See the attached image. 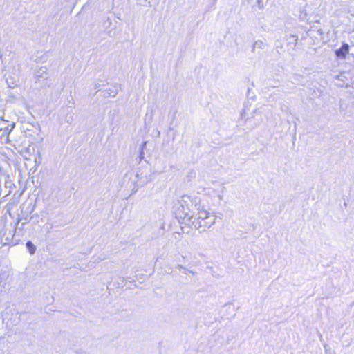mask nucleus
Segmentation results:
<instances>
[{"mask_svg":"<svg viewBox=\"0 0 354 354\" xmlns=\"http://www.w3.org/2000/svg\"><path fill=\"white\" fill-rule=\"evenodd\" d=\"M197 216L198 219L201 220V221H199V227H210L216 222L215 216H210L209 213L203 207L198 209Z\"/></svg>","mask_w":354,"mask_h":354,"instance_id":"obj_1","label":"nucleus"},{"mask_svg":"<svg viewBox=\"0 0 354 354\" xmlns=\"http://www.w3.org/2000/svg\"><path fill=\"white\" fill-rule=\"evenodd\" d=\"M48 77V69L46 67H41L35 72V77L37 81L46 80Z\"/></svg>","mask_w":354,"mask_h":354,"instance_id":"obj_2","label":"nucleus"},{"mask_svg":"<svg viewBox=\"0 0 354 354\" xmlns=\"http://www.w3.org/2000/svg\"><path fill=\"white\" fill-rule=\"evenodd\" d=\"M349 52V46L347 44H343L342 47L335 50V55L339 58L344 59Z\"/></svg>","mask_w":354,"mask_h":354,"instance_id":"obj_3","label":"nucleus"},{"mask_svg":"<svg viewBox=\"0 0 354 354\" xmlns=\"http://www.w3.org/2000/svg\"><path fill=\"white\" fill-rule=\"evenodd\" d=\"M119 87L117 85L110 86L107 90L103 91L104 97H114L118 92Z\"/></svg>","mask_w":354,"mask_h":354,"instance_id":"obj_4","label":"nucleus"},{"mask_svg":"<svg viewBox=\"0 0 354 354\" xmlns=\"http://www.w3.org/2000/svg\"><path fill=\"white\" fill-rule=\"evenodd\" d=\"M268 46V44L266 40H257L254 42L252 46V52H254L256 49L263 50Z\"/></svg>","mask_w":354,"mask_h":354,"instance_id":"obj_5","label":"nucleus"},{"mask_svg":"<svg viewBox=\"0 0 354 354\" xmlns=\"http://www.w3.org/2000/svg\"><path fill=\"white\" fill-rule=\"evenodd\" d=\"M26 248L28 249L29 252L31 254H33L35 252L36 247L34 245V244L31 241H28L26 243Z\"/></svg>","mask_w":354,"mask_h":354,"instance_id":"obj_6","label":"nucleus"},{"mask_svg":"<svg viewBox=\"0 0 354 354\" xmlns=\"http://www.w3.org/2000/svg\"><path fill=\"white\" fill-rule=\"evenodd\" d=\"M325 354H336L335 351L328 344L324 345Z\"/></svg>","mask_w":354,"mask_h":354,"instance_id":"obj_7","label":"nucleus"},{"mask_svg":"<svg viewBox=\"0 0 354 354\" xmlns=\"http://www.w3.org/2000/svg\"><path fill=\"white\" fill-rule=\"evenodd\" d=\"M181 272H183L185 274H187L188 272H189V273H191L192 274H194V272H193L192 270H189L186 268H184L183 270H182Z\"/></svg>","mask_w":354,"mask_h":354,"instance_id":"obj_8","label":"nucleus"},{"mask_svg":"<svg viewBox=\"0 0 354 354\" xmlns=\"http://www.w3.org/2000/svg\"><path fill=\"white\" fill-rule=\"evenodd\" d=\"M185 268V267H183V266H181V265H178V266H177V268H178L180 271H182V270H183V268Z\"/></svg>","mask_w":354,"mask_h":354,"instance_id":"obj_9","label":"nucleus"},{"mask_svg":"<svg viewBox=\"0 0 354 354\" xmlns=\"http://www.w3.org/2000/svg\"><path fill=\"white\" fill-rule=\"evenodd\" d=\"M148 181H149V180L147 178L146 180H144V181H143L142 185H144V184L147 183Z\"/></svg>","mask_w":354,"mask_h":354,"instance_id":"obj_10","label":"nucleus"},{"mask_svg":"<svg viewBox=\"0 0 354 354\" xmlns=\"http://www.w3.org/2000/svg\"><path fill=\"white\" fill-rule=\"evenodd\" d=\"M95 89H98L99 88V86H97V84L95 85Z\"/></svg>","mask_w":354,"mask_h":354,"instance_id":"obj_11","label":"nucleus"},{"mask_svg":"<svg viewBox=\"0 0 354 354\" xmlns=\"http://www.w3.org/2000/svg\"><path fill=\"white\" fill-rule=\"evenodd\" d=\"M186 216H188L187 219L189 220L190 218H192V216H189L188 215H187Z\"/></svg>","mask_w":354,"mask_h":354,"instance_id":"obj_12","label":"nucleus"},{"mask_svg":"<svg viewBox=\"0 0 354 354\" xmlns=\"http://www.w3.org/2000/svg\"><path fill=\"white\" fill-rule=\"evenodd\" d=\"M241 117L243 118L244 117V113H241Z\"/></svg>","mask_w":354,"mask_h":354,"instance_id":"obj_13","label":"nucleus"}]
</instances>
